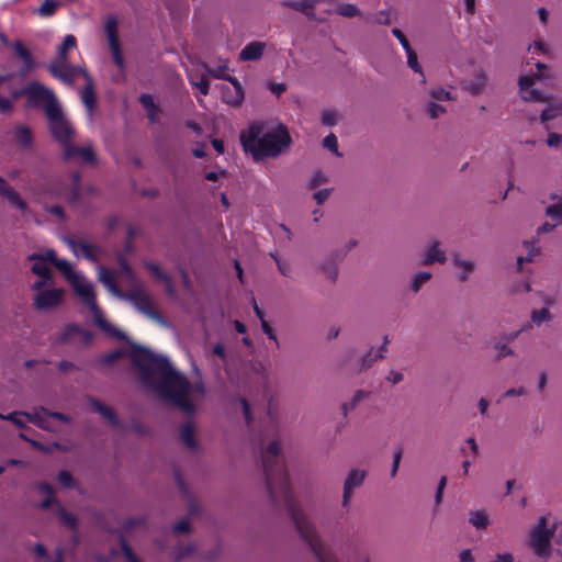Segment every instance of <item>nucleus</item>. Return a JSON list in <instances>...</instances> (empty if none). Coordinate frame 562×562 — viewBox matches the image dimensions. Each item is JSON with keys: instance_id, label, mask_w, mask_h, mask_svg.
<instances>
[{"instance_id": "27", "label": "nucleus", "mask_w": 562, "mask_h": 562, "mask_svg": "<svg viewBox=\"0 0 562 562\" xmlns=\"http://www.w3.org/2000/svg\"><path fill=\"white\" fill-rule=\"evenodd\" d=\"M440 243L435 240L430 248L427 251V256L424 260V265H432L435 262L445 263L447 261V257L445 251L439 249Z\"/></svg>"}, {"instance_id": "41", "label": "nucleus", "mask_w": 562, "mask_h": 562, "mask_svg": "<svg viewBox=\"0 0 562 562\" xmlns=\"http://www.w3.org/2000/svg\"><path fill=\"white\" fill-rule=\"evenodd\" d=\"M82 331V328L77 324H68L65 326L64 331L59 336V341L66 342L68 341L72 336L80 335Z\"/></svg>"}, {"instance_id": "5", "label": "nucleus", "mask_w": 562, "mask_h": 562, "mask_svg": "<svg viewBox=\"0 0 562 562\" xmlns=\"http://www.w3.org/2000/svg\"><path fill=\"white\" fill-rule=\"evenodd\" d=\"M80 292L81 293L78 296L81 297L82 302L91 311L94 324L106 335L119 340H127L128 337L124 331L117 329L104 318L102 310L97 303V296L93 286L91 285L87 290Z\"/></svg>"}, {"instance_id": "2", "label": "nucleus", "mask_w": 562, "mask_h": 562, "mask_svg": "<svg viewBox=\"0 0 562 562\" xmlns=\"http://www.w3.org/2000/svg\"><path fill=\"white\" fill-rule=\"evenodd\" d=\"M281 446L278 440L271 441L261 454L266 486L274 507L282 501L301 539L308 544L318 562H337L322 541L315 525L297 505L291 487L283 461L280 459Z\"/></svg>"}, {"instance_id": "18", "label": "nucleus", "mask_w": 562, "mask_h": 562, "mask_svg": "<svg viewBox=\"0 0 562 562\" xmlns=\"http://www.w3.org/2000/svg\"><path fill=\"white\" fill-rule=\"evenodd\" d=\"M317 2H318V0H301V1L284 0L281 2V5H283L285 8H290L297 12H301L307 19L314 21V20H316L315 5L317 4Z\"/></svg>"}, {"instance_id": "35", "label": "nucleus", "mask_w": 562, "mask_h": 562, "mask_svg": "<svg viewBox=\"0 0 562 562\" xmlns=\"http://www.w3.org/2000/svg\"><path fill=\"white\" fill-rule=\"evenodd\" d=\"M59 5L60 2L58 0H45L40 8H37L36 13L41 16H49L56 12Z\"/></svg>"}, {"instance_id": "60", "label": "nucleus", "mask_w": 562, "mask_h": 562, "mask_svg": "<svg viewBox=\"0 0 562 562\" xmlns=\"http://www.w3.org/2000/svg\"><path fill=\"white\" fill-rule=\"evenodd\" d=\"M214 78L228 81V82L232 83V86H233L232 88H234L235 91L240 92V93H245L244 92V88H243V86L240 85V82L238 81L237 78H235L233 76H229V75H214Z\"/></svg>"}, {"instance_id": "52", "label": "nucleus", "mask_w": 562, "mask_h": 562, "mask_svg": "<svg viewBox=\"0 0 562 562\" xmlns=\"http://www.w3.org/2000/svg\"><path fill=\"white\" fill-rule=\"evenodd\" d=\"M186 499L188 502V516H199L202 510L200 503L191 494H188V497H186Z\"/></svg>"}, {"instance_id": "54", "label": "nucleus", "mask_w": 562, "mask_h": 562, "mask_svg": "<svg viewBox=\"0 0 562 562\" xmlns=\"http://www.w3.org/2000/svg\"><path fill=\"white\" fill-rule=\"evenodd\" d=\"M452 262L456 267L463 268L467 272H472L475 268L474 262L462 260L458 252L452 254Z\"/></svg>"}, {"instance_id": "43", "label": "nucleus", "mask_w": 562, "mask_h": 562, "mask_svg": "<svg viewBox=\"0 0 562 562\" xmlns=\"http://www.w3.org/2000/svg\"><path fill=\"white\" fill-rule=\"evenodd\" d=\"M57 479L60 485L65 488H74L77 483L74 475L67 470L59 471Z\"/></svg>"}, {"instance_id": "59", "label": "nucleus", "mask_w": 562, "mask_h": 562, "mask_svg": "<svg viewBox=\"0 0 562 562\" xmlns=\"http://www.w3.org/2000/svg\"><path fill=\"white\" fill-rule=\"evenodd\" d=\"M20 437L22 439L29 441L34 449H36V450H38L41 452H44V453H52L53 452V447L45 446L42 442H40L37 440H34V439H29L24 434H20Z\"/></svg>"}, {"instance_id": "48", "label": "nucleus", "mask_w": 562, "mask_h": 562, "mask_svg": "<svg viewBox=\"0 0 562 562\" xmlns=\"http://www.w3.org/2000/svg\"><path fill=\"white\" fill-rule=\"evenodd\" d=\"M144 266L157 280L162 281L167 279L168 274L161 270L158 263L146 261L144 262Z\"/></svg>"}, {"instance_id": "51", "label": "nucleus", "mask_w": 562, "mask_h": 562, "mask_svg": "<svg viewBox=\"0 0 562 562\" xmlns=\"http://www.w3.org/2000/svg\"><path fill=\"white\" fill-rule=\"evenodd\" d=\"M116 260H117V263L120 265V268L122 270V272L126 276V277H133L134 276V272H133V269L131 268L127 259H126V254L122 252V251H119L116 254Z\"/></svg>"}, {"instance_id": "50", "label": "nucleus", "mask_w": 562, "mask_h": 562, "mask_svg": "<svg viewBox=\"0 0 562 562\" xmlns=\"http://www.w3.org/2000/svg\"><path fill=\"white\" fill-rule=\"evenodd\" d=\"M191 532H192V527L189 521V518H184V519L178 521L172 527L173 535H187V533H191Z\"/></svg>"}, {"instance_id": "55", "label": "nucleus", "mask_w": 562, "mask_h": 562, "mask_svg": "<svg viewBox=\"0 0 562 562\" xmlns=\"http://www.w3.org/2000/svg\"><path fill=\"white\" fill-rule=\"evenodd\" d=\"M327 181H328L327 176H325L321 170L315 171L308 182V189L314 190V189L318 188L321 184L326 183Z\"/></svg>"}, {"instance_id": "8", "label": "nucleus", "mask_w": 562, "mask_h": 562, "mask_svg": "<svg viewBox=\"0 0 562 562\" xmlns=\"http://www.w3.org/2000/svg\"><path fill=\"white\" fill-rule=\"evenodd\" d=\"M547 524V517L541 516L531 532V546L535 549L536 554L540 558L550 555V539L553 537L557 530L555 525L552 529H548Z\"/></svg>"}, {"instance_id": "19", "label": "nucleus", "mask_w": 562, "mask_h": 562, "mask_svg": "<svg viewBox=\"0 0 562 562\" xmlns=\"http://www.w3.org/2000/svg\"><path fill=\"white\" fill-rule=\"evenodd\" d=\"M180 440L188 450H198L199 442L195 438V426L192 420H188L180 426Z\"/></svg>"}, {"instance_id": "36", "label": "nucleus", "mask_w": 562, "mask_h": 562, "mask_svg": "<svg viewBox=\"0 0 562 562\" xmlns=\"http://www.w3.org/2000/svg\"><path fill=\"white\" fill-rule=\"evenodd\" d=\"M110 49L112 53L113 61L114 64L120 68V70L123 72L125 68L124 57L123 53L121 50L120 41L114 43H109Z\"/></svg>"}, {"instance_id": "64", "label": "nucleus", "mask_w": 562, "mask_h": 562, "mask_svg": "<svg viewBox=\"0 0 562 562\" xmlns=\"http://www.w3.org/2000/svg\"><path fill=\"white\" fill-rule=\"evenodd\" d=\"M34 263L31 267V272L35 276H41V273H46L48 269H50L46 262L41 260H33Z\"/></svg>"}, {"instance_id": "37", "label": "nucleus", "mask_w": 562, "mask_h": 562, "mask_svg": "<svg viewBox=\"0 0 562 562\" xmlns=\"http://www.w3.org/2000/svg\"><path fill=\"white\" fill-rule=\"evenodd\" d=\"M368 395H369V393H368V392H364V391H362V390H358V391L355 393V395H353L352 400H351L349 403H344V404L341 405L342 415H344V416H347V415H348V412L353 411V409L357 407L358 403H359L362 398L367 397Z\"/></svg>"}, {"instance_id": "34", "label": "nucleus", "mask_w": 562, "mask_h": 562, "mask_svg": "<svg viewBox=\"0 0 562 562\" xmlns=\"http://www.w3.org/2000/svg\"><path fill=\"white\" fill-rule=\"evenodd\" d=\"M57 514H58V518L63 525L67 526L68 528L72 529V530L77 529L78 519L74 514L66 510V508H64L63 506L58 507Z\"/></svg>"}, {"instance_id": "21", "label": "nucleus", "mask_w": 562, "mask_h": 562, "mask_svg": "<svg viewBox=\"0 0 562 562\" xmlns=\"http://www.w3.org/2000/svg\"><path fill=\"white\" fill-rule=\"evenodd\" d=\"M265 47L266 44L262 42H251L241 49L239 59L243 61L258 60L262 57Z\"/></svg>"}, {"instance_id": "24", "label": "nucleus", "mask_w": 562, "mask_h": 562, "mask_svg": "<svg viewBox=\"0 0 562 562\" xmlns=\"http://www.w3.org/2000/svg\"><path fill=\"white\" fill-rule=\"evenodd\" d=\"M196 551V547L193 543L183 544L179 542L171 551L170 555L173 562H182L186 559L191 558Z\"/></svg>"}, {"instance_id": "61", "label": "nucleus", "mask_w": 562, "mask_h": 562, "mask_svg": "<svg viewBox=\"0 0 562 562\" xmlns=\"http://www.w3.org/2000/svg\"><path fill=\"white\" fill-rule=\"evenodd\" d=\"M321 121L325 126H334L337 123V114L331 110H325Z\"/></svg>"}, {"instance_id": "42", "label": "nucleus", "mask_w": 562, "mask_h": 562, "mask_svg": "<svg viewBox=\"0 0 562 562\" xmlns=\"http://www.w3.org/2000/svg\"><path fill=\"white\" fill-rule=\"evenodd\" d=\"M336 12L345 18H353L360 15L359 9L355 4L350 3L339 4L336 9Z\"/></svg>"}, {"instance_id": "46", "label": "nucleus", "mask_w": 562, "mask_h": 562, "mask_svg": "<svg viewBox=\"0 0 562 562\" xmlns=\"http://www.w3.org/2000/svg\"><path fill=\"white\" fill-rule=\"evenodd\" d=\"M431 278V273L427 271H419L415 274L412 282V290L418 292L422 285Z\"/></svg>"}, {"instance_id": "31", "label": "nucleus", "mask_w": 562, "mask_h": 562, "mask_svg": "<svg viewBox=\"0 0 562 562\" xmlns=\"http://www.w3.org/2000/svg\"><path fill=\"white\" fill-rule=\"evenodd\" d=\"M119 21L116 16L110 15L106 19L104 31L108 36L109 43L119 42Z\"/></svg>"}, {"instance_id": "16", "label": "nucleus", "mask_w": 562, "mask_h": 562, "mask_svg": "<svg viewBox=\"0 0 562 562\" xmlns=\"http://www.w3.org/2000/svg\"><path fill=\"white\" fill-rule=\"evenodd\" d=\"M535 66L538 69L537 72L519 77V79H518V87H519V89L521 91L528 90L537 81L553 78V76L548 72V70H549V66L548 65L538 61V63L535 64Z\"/></svg>"}, {"instance_id": "14", "label": "nucleus", "mask_w": 562, "mask_h": 562, "mask_svg": "<svg viewBox=\"0 0 562 562\" xmlns=\"http://www.w3.org/2000/svg\"><path fill=\"white\" fill-rule=\"evenodd\" d=\"M64 241L70 247V249L77 254V250L81 251V255L91 262H98L99 257L97 252L100 251V247L94 244H89L83 240L77 239L75 236L64 237Z\"/></svg>"}, {"instance_id": "20", "label": "nucleus", "mask_w": 562, "mask_h": 562, "mask_svg": "<svg viewBox=\"0 0 562 562\" xmlns=\"http://www.w3.org/2000/svg\"><path fill=\"white\" fill-rule=\"evenodd\" d=\"M100 281L108 288V290L116 297L123 299V295L126 291L120 289V286L115 282V273L104 267L100 268L99 271Z\"/></svg>"}, {"instance_id": "45", "label": "nucleus", "mask_w": 562, "mask_h": 562, "mask_svg": "<svg viewBox=\"0 0 562 562\" xmlns=\"http://www.w3.org/2000/svg\"><path fill=\"white\" fill-rule=\"evenodd\" d=\"M147 522V518L142 516V517H130L125 520V522L123 524V531L124 532H130L132 531L134 528L138 527V526H144L146 525Z\"/></svg>"}, {"instance_id": "63", "label": "nucleus", "mask_w": 562, "mask_h": 562, "mask_svg": "<svg viewBox=\"0 0 562 562\" xmlns=\"http://www.w3.org/2000/svg\"><path fill=\"white\" fill-rule=\"evenodd\" d=\"M373 348H371L362 358H361V367L359 371L368 370L371 368L373 362L378 359L376 356L372 357Z\"/></svg>"}, {"instance_id": "17", "label": "nucleus", "mask_w": 562, "mask_h": 562, "mask_svg": "<svg viewBox=\"0 0 562 562\" xmlns=\"http://www.w3.org/2000/svg\"><path fill=\"white\" fill-rule=\"evenodd\" d=\"M364 477H366L364 471L353 469L349 472V474L345 481V484H344L342 506L348 505V503L351 498L353 488L361 486L364 481Z\"/></svg>"}, {"instance_id": "47", "label": "nucleus", "mask_w": 562, "mask_h": 562, "mask_svg": "<svg viewBox=\"0 0 562 562\" xmlns=\"http://www.w3.org/2000/svg\"><path fill=\"white\" fill-rule=\"evenodd\" d=\"M124 349H116L108 355H104L100 358V362L105 366H111L119 359L123 358L125 356Z\"/></svg>"}, {"instance_id": "33", "label": "nucleus", "mask_w": 562, "mask_h": 562, "mask_svg": "<svg viewBox=\"0 0 562 562\" xmlns=\"http://www.w3.org/2000/svg\"><path fill=\"white\" fill-rule=\"evenodd\" d=\"M27 260H41L46 263H50L55 266L56 261H58L57 254L54 249H46L44 252H33L27 256Z\"/></svg>"}, {"instance_id": "22", "label": "nucleus", "mask_w": 562, "mask_h": 562, "mask_svg": "<svg viewBox=\"0 0 562 562\" xmlns=\"http://www.w3.org/2000/svg\"><path fill=\"white\" fill-rule=\"evenodd\" d=\"M487 83V75L483 69L475 71V81L463 82L462 88L472 95H479L483 92Z\"/></svg>"}, {"instance_id": "4", "label": "nucleus", "mask_w": 562, "mask_h": 562, "mask_svg": "<svg viewBox=\"0 0 562 562\" xmlns=\"http://www.w3.org/2000/svg\"><path fill=\"white\" fill-rule=\"evenodd\" d=\"M59 106L61 103L49 87L37 80L30 81L29 98L24 103L25 109L40 110L46 116Z\"/></svg>"}, {"instance_id": "13", "label": "nucleus", "mask_w": 562, "mask_h": 562, "mask_svg": "<svg viewBox=\"0 0 562 562\" xmlns=\"http://www.w3.org/2000/svg\"><path fill=\"white\" fill-rule=\"evenodd\" d=\"M11 47L14 50L16 57L23 61V66L19 70L20 76H27L37 67V64L32 53L29 50V48L24 46L23 42L20 40L14 41L11 44Z\"/></svg>"}, {"instance_id": "10", "label": "nucleus", "mask_w": 562, "mask_h": 562, "mask_svg": "<svg viewBox=\"0 0 562 562\" xmlns=\"http://www.w3.org/2000/svg\"><path fill=\"white\" fill-rule=\"evenodd\" d=\"M54 267L61 272L77 295L92 285L86 281L82 274L74 271L71 263L66 259H58Z\"/></svg>"}, {"instance_id": "56", "label": "nucleus", "mask_w": 562, "mask_h": 562, "mask_svg": "<svg viewBox=\"0 0 562 562\" xmlns=\"http://www.w3.org/2000/svg\"><path fill=\"white\" fill-rule=\"evenodd\" d=\"M136 236V231L132 226L127 229V235L124 244V250L122 252L124 254H132L134 251V244L133 239Z\"/></svg>"}, {"instance_id": "11", "label": "nucleus", "mask_w": 562, "mask_h": 562, "mask_svg": "<svg viewBox=\"0 0 562 562\" xmlns=\"http://www.w3.org/2000/svg\"><path fill=\"white\" fill-rule=\"evenodd\" d=\"M79 157L83 164L95 166L98 157L92 146L77 147L72 143L64 149L63 158L68 161Z\"/></svg>"}, {"instance_id": "7", "label": "nucleus", "mask_w": 562, "mask_h": 562, "mask_svg": "<svg viewBox=\"0 0 562 562\" xmlns=\"http://www.w3.org/2000/svg\"><path fill=\"white\" fill-rule=\"evenodd\" d=\"M122 300L132 302L140 313L156 321L158 324L164 326L168 325L167 319L156 308L153 296L149 293H147L142 286L127 291L123 295Z\"/></svg>"}, {"instance_id": "25", "label": "nucleus", "mask_w": 562, "mask_h": 562, "mask_svg": "<svg viewBox=\"0 0 562 562\" xmlns=\"http://www.w3.org/2000/svg\"><path fill=\"white\" fill-rule=\"evenodd\" d=\"M245 93H240L229 86H222V100L232 106L238 108L243 104Z\"/></svg>"}, {"instance_id": "62", "label": "nucleus", "mask_w": 562, "mask_h": 562, "mask_svg": "<svg viewBox=\"0 0 562 562\" xmlns=\"http://www.w3.org/2000/svg\"><path fill=\"white\" fill-rule=\"evenodd\" d=\"M427 112H428L429 116L432 120H435L439 116V114L445 113L446 109L436 102H429Z\"/></svg>"}, {"instance_id": "32", "label": "nucleus", "mask_w": 562, "mask_h": 562, "mask_svg": "<svg viewBox=\"0 0 562 562\" xmlns=\"http://www.w3.org/2000/svg\"><path fill=\"white\" fill-rule=\"evenodd\" d=\"M82 102L89 110H93L97 104L95 91L93 87V81L87 82L82 93H81Z\"/></svg>"}, {"instance_id": "49", "label": "nucleus", "mask_w": 562, "mask_h": 562, "mask_svg": "<svg viewBox=\"0 0 562 562\" xmlns=\"http://www.w3.org/2000/svg\"><path fill=\"white\" fill-rule=\"evenodd\" d=\"M407 54V65L415 72L423 74L422 66L418 63V57L413 48L405 50Z\"/></svg>"}, {"instance_id": "28", "label": "nucleus", "mask_w": 562, "mask_h": 562, "mask_svg": "<svg viewBox=\"0 0 562 562\" xmlns=\"http://www.w3.org/2000/svg\"><path fill=\"white\" fill-rule=\"evenodd\" d=\"M14 138L18 144L29 147L33 143L32 130L27 125H19L14 132Z\"/></svg>"}, {"instance_id": "1", "label": "nucleus", "mask_w": 562, "mask_h": 562, "mask_svg": "<svg viewBox=\"0 0 562 562\" xmlns=\"http://www.w3.org/2000/svg\"><path fill=\"white\" fill-rule=\"evenodd\" d=\"M130 360L144 391L155 394L189 418L195 415V401L202 400L206 394L202 380L191 383L167 357L137 344L131 345Z\"/></svg>"}, {"instance_id": "23", "label": "nucleus", "mask_w": 562, "mask_h": 562, "mask_svg": "<svg viewBox=\"0 0 562 562\" xmlns=\"http://www.w3.org/2000/svg\"><path fill=\"white\" fill-rule=\"evenodd\" d=\"M139 102L144 106V109L147 112V117L150 121V123H157L159 121V106L154 102L153 95L143 93L139 97Z\"/></svg>"}, {"instance_id": "57", "label": "nucleus", "mask_w": 562, "mask_h": 562, "mask_svg": "<svg viewBox=\"0 0 562 562\" xmlns=\"http://www.w3.org/2000/svg\"><path fill=\"white\" fill-rule=\"evenodd\" d=\"M546 214L552 218L562 220V199L546 209Z\"/></svg>"}, {"instance_id": "15", "label": "nucleus", "mask_w": 562, "mask_h": 562, "mask_svg": "<svg viewBox=\"0 0 562 562\" xmlns=\"http://www.w3.org/2000/svg\"><path fill=\"white\" fill-rule=\"evenodd\" d=\"M0 195L8 200V202L16 207L19 211L25 213L29 210L27 203L21 198L19 192L11 187L8 181L0 176Z\"/></svg>"}, {"instance_id": "39", "label": "nucleus", "mask_w": 562, "mask_h": 562, "mask_svg": "<svg viewBox=\"0 0 562 562\" xmlns=\"http://www.w3.org/2000/svg\"><path fill=\"white\" fill-rule=\"evenodd\" d=\"M119 543L122 550V553L126 558L127 562H140L139 559L135 555L132 548L130 547L124 535H121L119 538Z\"/></svg>"}, {"instance_id": "58", "label": "nucleus", "mask_w": 562, "mask_h": 562, "mask_svg": "<svg viewBox=\"0 0 562 562\" xmlns=\"http://www.w3.org/2000/svg\"><path fill=\"white\" fill-rule=\"evenodd\" d=\"M44 210H45V212H47L49 214L56 215L63 222H66V220H67L66 213H65L63 206H60V205L45 204Z\"/></svg>"}, {"instance_id": "12", "label": "nucleus", "mask_w": 562, "mask_h": 562, "mask_svg": "<svg viewBox=\"0 0 562 562\" xmlns=\"http://www.w3.org/2000/svg\"><path fill=\"white\" fill-rule=\"evenodd\" d=\"M87 402L90 408L105 418L113 428L124 429V424L112 407L103 404L99 398L93 396H88Z\"/></svg>"}, {"instance_id": "38", "label": "nucleus", "mask_w": 562, "mask_h": 562, "mask_svg": "<svg viewBox=\"0 0 562 562\" xmlns=\"http://www.w3.org/2000/svg\"><path fill=\"white\" fill-rule=\"evenodd\" d=\"M522 99L526 102H541L551 104V95L544 94L542 91L538 89H531L528 95H524Z\"/></svg>"}, {"instance_id": "53", "label": "nucleus", "mask_w": 562, "mask_h": 562, "mask_svg": "<svg viewBox=\"0 0 562 562\" xmlns=\"http://www.w3.org/2000/svg\"><path fill=\"white\" fill-rule=\"evenodd\" d=\"M323 146L334 153L336 156L340 157L341 154L338 151L337 137L335 134L330 133L323 139Z\"/></svg>"}, {"instance_id": "29", "label": "nucleus", "mask_w": 562, "mask_h": 562, "mask_svg": "<svg viewBox=\"0 0 562 562\" xmlns=\"http://www.w3.org/2000/svg\"><path fill=\"white\" fill-rule=\"evenodd\" d=\"M61 65L63 64H60V63H52L48 66V71L50 72L52 76L60 79L61 81H64L66 83H72L74 78H75V71L71 69L68 72H64L61 70Z\"/></svg>"}, {"instance_id": "9", "label": "nucleus", "mask_w": 562, "mask_h": 562, "mask_svg": "<svg viewBox=\"0 0 562 562\" xmlns=\"http://www.w3.org/2000/svg\"><path fill=\"white\" fill-rule=\"evenodd\" d=\"M65 294L66 291L63 288H53L36 293L33 297V307L41 312L53 311L63 304Z\"/></svg>"}, {"instance_id": "3", "label": "nucleus", "mask_w": 562, "mask_h": 562, "mask_svg": "<svg viewBox=\"0 0 562 562\" xmlns=\"http://www.w3.org/2000/svg\"><path fill=\"white\" fill-rule=\"evenodd\" d=\"M265 123L254 122L248 131L240 133V143L245 153H250L256 161L265 157L276 158L290 149L292 137L288 127L278 123L270 132L262 134Z\"/></svg>"}, {"instance_id": "44", "label": "nucleus", "mask_w": 562, "mask_h": 562, "mask_svg": "<svg viewBox=\"0 0 562 562\" xmlns=\"http://www.w3.org/2000/svg\"><path fill=\"white\" fill-rule=\"evenodd\" d=\"M530 317L536 325L540 326L542 322L550 321L552 315L547 307H543L540 310H533Z\"/></svg>"}, {"instance_id": "6", "label": "nucleus", "mask_w": 562, "mask_h": 562, "mask_svg": "<svg viewBox=\"0 0 562 562\" xmlns=\"http://www.w3.org/2000/svg\"><path fill=\"white\" fill-rule=\"evenodd\" d=\"M46 119L48 121V128L53 138L65 149L67 145L72 143L76 131L65 115L63 105L46 115Z\"/></svg>"}, {"instance_id": "40", "label": "nucleus", "mask_w": 562, "mask_h": 562, "mask_svg": "<svg viewBox=\"0 0 562 562\" xmlns=\"http://www.w3.org/2000/svg\"><path fill=\"white\" fill-rule=\"evenodd\" d=\"M92 518H93L94 524L103 531H105L108 533L114 532V529H112L111 526L109 525L104 513L97 510L92 514Z\"/></svg>"}, {"instance_id": "26", "label": "nucleus", "mask_w": 562, "mask_h": 562, "mask_svg": "<svg viewBox=\"0 0 562 562\" xmlns=\"http://www.w3.org/2000/svg\"><path fill=\"white\" fill-rule=\"evenodd\" d=\"M469 516V522L477 530H485L491 525L490 517L484 509L471 510Z\"/></svg>"}, {"instance_id": "30", "label": "nucleus", "mask_w": 562, "mask_h": 562, "mask_svg": "<svg viewBox=\"0 0 562 562\" xmlns=\"http://www.w3.org/2000/svg\"><path fill=\"white\" fill-rule=\"evenodd\" d=\"M77 41L74 35H67L58 48V63L65 64L68 59V50L76 47Z\"/></svg>"}]
</instances>
